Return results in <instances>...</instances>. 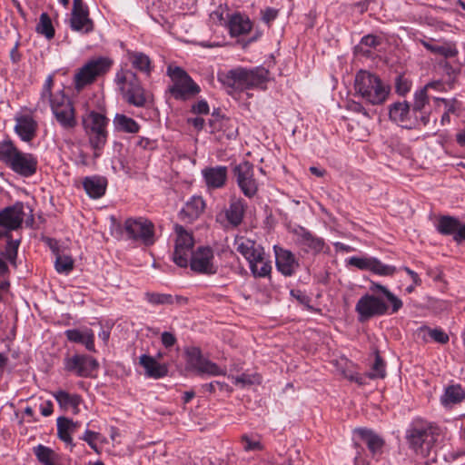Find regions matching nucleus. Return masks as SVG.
Returning a JSON list of instances; mask_svg holds the SVG:
<instances>
[{
	"label": "nucleus",
	"mask_w": 465,
	"mask_h": 465,
	"mask_svg": "<svg viewBox=\"0 0 465 465\" xmlns=\"http://www.w3.org/2000/svg\"><path fill=\"white\" fill-rule=\"evenodd\" d=\"M234 247L248 262L254 258H259V255H263L264 249L254 241L244 238L236 237L234 240Z\"/></svg>",
	"instance_id": "nucleus-29"
},
{
	"label": "nucleus",
	"mask_w": 465,
	"mask_h": 465,
	"mask_svg": "<svg viewBox=\"0 0 465 465\" xmlns=\"http://www.w3.org/2000/svg\"><path fill=\"white\" fill-rule=\"evenodd\" d=\"M166 73L171 79L168 92L175 100L186 101L201 92L200 86L182 67L169 65Z\"/></svg>",
	"instance_id": "nucleus-8"
},
{
	"label": "nucleus",
	"mask_w": 465,
	"mask_h": 465,
	"mask_svg": "<svg viewBox=\"0 0 465 465\" xmlns=\"http://www.w3.org/2000/svg\"><path fill=\"white\" fill-rule=\"evenodd\" d=\"M187 368L200 374L212 376L225 375L226 371L220 368L216 363L204 358L197 347H191L185 351Z\"/></svg>",
	"instance_id": "nucleus-14"
},
{
	"label": "nucleus",
	"mask_w": 465,
	"mask_h": 465,
	"mask_svg": "<svg viewBox=\"0 0 465 465\" xmlns=\"http://www.w3.org/2000/svg\"><path fill=\"white\" fill-rule=\"evenodd\" d=\"M227 26L232 36H239L251 31L252 22L247 15L235 13L230 16Z\"/></svg>",
	"instance_id": "nucleus-33"
},
{
	"label": "nucleus",
	"mask_w": 465,
	"mask_h": 465,
	"mask_svg": "<svg viewBox=\"0 0 465 465\" xmlns=\"http://www.w3.org/2000/svg\"><path fill=\"white\" fill-rule=\"evenodd\" d=\"M440 434V428L435 423L415 419L406 430V440L410 448L416 453L427 455Z\"/></svg>",
	"instance_id": "nucleus-5"
},
{
	"label": "nucleus",
	"mask_w": 465,
	"mask_h": 465,
	"mask_svg": "<svg viewBox=\"0 0 465 465\" xmlns=\"http://www.w3.org/2000/svg\"><path fill=\"white\" fill-rule=\"evenodd\" d=\"M115 82L128 104L143 107L147 102V94L135 73L129 69H121L116 73Z\"/></svg>",
	"instance_id": "nucleus-9"
},
{
	"label": "nucleus",
	"mask_w": 465,
	"mask_h": 465,
	"mask_svg": "<svg viewBox=\"0 0 465 465\" xmlns=\"http://www.w3.org/2000/svg\"><path fill=\"white\" fill-rule=\"evenodd\" d=\"M41 414L45 417L50 416L53 411V403L50 401H47L40 405Z\"/></svg>",
	"instance_id": "nucleus-63"
},
{
	"label": "nucleus",
	"mask_w": 465,
	"mask_h": 465,
	"mask_svg": "<svg viewBox=\"0 0 465 465\" xmlns=\"http://www.w3.org/2000/svg\"><path fill=\"white\" fill-rule=\"evenodd\" d=\"M205 209V202L201 196L191 197L181 211L183 218L193 222L200 217Z\"/></svg>",
	"instance_id": "nucleus-34"
},
{
	"label": "nucleus",
	"mask_w": 465,
	"mask_h": 465,
	"mask_svg": "<svg viewBox=\"0 0 465 465\" xmlns=\"http://www.w3.org/2000/svg\"><path fill=\"white\" fill-rule=\"evenodd\" d=\"M375 360L371 365V371L367 373L370 379H383L386 376V363L380 356L378 351H375Z\"/></svg>",
	"instance_id": "nucleus-45"
},
{
	"label": "nucleus",
	"mask_w": 465,
	"mask_h": 465,
	"mask_svg": "<svg viewBox=\"0 0 465 465\" xmlns=\"http://www.w3.org/2000/svg\"><path fill=\"white\" fill-rule=\"evenodd\" d=\"M109 119L103 113L90 111L83 117V126L94 157H99L108 139Z\"/></svg>",
	"instance_id": "nucleus-7"
},
{
	"label": "nucleus",
	"mask_w": 465,
	"mask_h": 465,
	"mask_svg": "<svg viewBox=\"0 0 465 465\" xmlns=\"http://www.w3.org/2000/svg\"><path fill=\"white\" fill-rule=\"evenodd\" d=\"M417 334L418 337L424 341L432 340L441 344H445L449 341L448 334L439 328L431 329L427 326H421L418 329Z\"/></svg>",
	"instance_id": "nucleus-41"
},
{
	"label": "nucleus",
	"mask_w": 465,
	"mask_h": 465,
	"mask_svg": "<svg viewBox=\"0 0 465 465\" xmlns=\"http://www.w3.org/2000/svg\"><path fill=\"white\" fill-rule=\"evenodd\" d=\"M411 89V84L408 80L403 79L402 77H398L396 80V91L400 94H407Z\"/></svg>",
	"instance_id": "nucleus-59"
},
{
	"label": "nucleus",
	"mask_w": 465,
	"mask_h": 465,
	"mask_svg": "<svg viewBox=\"0 0 465 465\" xmlns=\"http://www.w3.org/2000/svg\"><path fill=\"white\" fill-rule=\"evenodd\" d=\"M430 85V84H427L423 88L415 92L412 111H414V112L421 111L425 107V105L428 104L429 97H428V94H427V88Z\"/></svg>",
	"instance_id": "nucleus-50"
},
{
	"label": "nucleus",
	"mask_w": 465,
	"mask_h": 465,
	"mask_svg": "<svg viewBox=\"0 0 465 465\" xmlns=\"http://www.w3.org/2000/svg\"><path fill=\"white\" fill-rule=\"evenodd\" d=\"M391 121L404 128H411L414 124L411 111L407 102H396L389 106Z\"/></svg>",
	"instance_id": "nucleus-24"
},
{
	"label": "nucleus",
	"mask_w": 465,
	"mask_h": 465,
	"mask_svg": "<svg viewBox=\"0 0 465 465\" xmlns=\"http://www.w3.org/2000/svg\"><path fill=\"white\" fill-rule=\"evenodd\" d=\"M113 61L104 56L87 61L74 74V88L77 91H81L85 86L92 84L98 77L105 74L110 70Z\"/></svg>",
	"instance_id": "nucleus-10"
},
{
	"label": "nucleus",
	"mask_w": 465,
	"mask_h": 465,
	"mask_svg": "<svg viewBox=\"0 0 465 465\" xmlns=\"http://www.w3.org/2000/svg\"><path fill=\"white\" fill-rule=\"evenodd\" d=\"M242 448L245 451L262 450V445L258 439L243 435L242 437Z\"/></svg>",
	"instance_id": "nucleus-52"
},
{
	"label": "nucleus",
	"mask_w": 465,
	"mask_h": 465,
	"mask_svg": "<svg viewBox=\"0 0 465 465\" xmlns=\"http://www.w3.org/2000/svg\"><path fill=\"white\" fill-rule=\"evenodd\" d=\"M113 123L117 131L128 134H136L140 130L138 123L125 114H116Z\"/></svg>",
	"instance_id": "nucleus-42"
},
{
	"label": "nucleus",
	"mask_w": 465,
	"mask_h": 465,
	"mask_svg": "<svg viewBox=\"0 0 465 465\" xmlns=\"http://www.w3.org/2000/svg\"><path fill=\"white\" fill-rule=\"evenodd\" d=\"M236 183L242 193L248 198L253 197L258 191V183L254 178L253 165L243 161L233 168Z\"/></svg>",
	"instance_id": "nucleus-17"
},
{
	"label": "nucleus",
	"mask_w": 465,
	"mask_h": 465,
	"mask_svg": "<svg viewBox=\"0 0 465 465\" xmlns=\"http://www.w3.org/2000/svg\"><path fill=\"white\" fill-rule=\"evenodd\" d=\"M209 105L205 100H200L192 106V112L197 114H208Z\"/></svg>",
	"instance_id": "nucleus-58"
},
{
	"label": "nucleus",
	"mask_w": 465,
	"mask_h": 465,
	"mask_svg": "<svg viewBox=\"0 0 465 465\" xmlns=\"http://www.w3.org/2000/svg\"><path fill=\"white\" fill-rule=\"evenodd\" d=\"M435 104L436 109L442 111L440 124L442 125L449 124L450 123V114H453L456 110L454 101L445 98H435Z\"/></svg>",
	"instance_id": "nucleus-43"
},
{
	"label": "nucleus",
	"mask_w": 465,
	"mask_h": 465,
	"mask_svg": "<svg viewBox=\"0 0 465 465\" xmlns=\"http://www.w3.org/2000/svg\"><path fill=\"white\" fill-rule=\"evenodd\" d=\"M64 370L77 377H92L98 370L99 363L92 356L74 354L64 360Z\"/></svg>",
	"instance_id": "nucleus-16"
},
{
	"label": "nucleus",
	"mask_w": 465,
	"mask_h": 465,
	"mask_svg": "<svg viewBox=\"0 0 465 465\" xmlns=\"http://www.w3.org/2000/svg\"><path fill=\"white\" fill-rule=\"evenodd\" d=\"M124 230L130 239L140 242L146 246L153 245L155 242L154 225L144 217L126 219L124 223Z\"/></svg>",
	"instance_id": "nucleus-12"
},
{
	"label": "nucleus",
	"mask_w": 465,
	"mask_h": 465,
	"mask_svg": "<svg viewBox=\"0 0 465 465\" xmlns=\"http://www.w3.org/2000/svg\"><path fill=\"white\" fill-rule=\"evenodd\" d=\"M234 247L248 262L254 258H259V255H263L264 249L254 241L244 238L236 237L234 240Z\"/></svg>",
	"instance_id": "nucleus-28"
},
{
	"label": "nucleus",
	"mask_w": 465,
	"mask_h": 465,
	"mask_svg": "<svg viewBox=\"0 0 465 465\" xmlns=\"http://www.w3.org/2000/svg\"><path fill=\"white\" fill-rule=\"evenodd\" d=\"M99 437H100V433L90 430H85L83 436L80 437V440L85 441L92 450H94V451L97 452L98 448H97L96 441L98 440Z\"/></svg>",
	"instance_id": "nucleus-53"
},
{
	"label": "nucleus",
	"mask_w": 465,
	"mask_h": 465,
	"mask_svg": "<svg viewBox=\"0 0 465 465\" xmlns=\"http://www.w3.org/2000/svg\"><path fill=\"white\" fill-rule=\"evenodd\" d=\"M25 217L24 204L17 202L0 211V239L10 238V232L21 227Z\"/></svg>",
	"instance_id": "nucleus-15"
},
{
	"label": "nucleus",
	"mask_w": 465,
	"mask_h": 465,
	"mask_svg": "<svg viewBox=\"0 0 465 465\" xmlns=\"http://www.w3.org/2000/svg\"><path fill=\"white\" fill-rule=\"evenodd\" d=\"M245 203L241 199H234L230 202L229 207L225 212L228 222L234 227L241 224L245 211Z\"/></svg>",
	"instance_id": "nucleus-38"
},
{
	"label": "nucleus",
	"mask_w": 465,
	"mask_h": 465,
	"mask_svg": "<svg viewBox=\"0 0 465 465\" xmlns=\"http://www.w3.org/2000/svg\"><path fill=\"white\" fill-rule=\"evenodd\" d=\"M297 236L300 248L306 253L316 255L324 252L325 248L328 249L322 238L314 235L303 227L300 228Z\"/></svg>",
	"instance_id": "nucleus-23"
},
{
	"label": "nucleus",
	"mask_w": 465,
	"mask_h": 465,
	"mask_svg": "<svg viewBox=\"0 0 465 465\" xmlns=\"http://www.w3.org/2000/svg\"><path fill=\"white\" fill-rule=\"evenodd\" d=\"M465 400V391L460 384L450 385L445 389L440 401L445 407L460 403Z\"/></svg>",
	"instance_id": "nucleus-39"
},
{
	"label": "nucleus",
	"mask_w": 465,
	"mask_h": 465,
	"mask_svg": "<svg viewBox=\"0 0 465 465\" xmlns=\"http://www.w3.org/2000/svg\"><path fill=\"white\" fill-rule=\"evenodd\" d=\"M361 44L368 47H376L380 44V40L375 35H368L361 38Z\"/></svg>",
	"instance_id": "nucleus-61"
},
{
	"label": "nucleus",
	"mask_w": 465,
	"mask_h": 465,
	"mask_svg": "<svg viewBox=\"0 0 465 465\" xmlns=\"http://www.w3.org/2000/svg\"><path fill=\"white\" fill-rule=\"evenodd\" d=\"M278 15L279 10L272 7H266L261 11V19L269 27Z\"/></svg>",
	"instance_id": "nucleus-54"
},
{
	"label": "nucleus",
	"mask_w": 465,
	"mask_h": 465,
	"mask_svg": "<svg viewBox=\"0 0 465 465\" xmlns=\"http://www.w3.org/2000/svg\"><path fill=\"white\" fill-rule=\"evenodd\" d=\"M36 32L44 35L47 40H51L54 36V28L52 24L50 16L46 13H42L39 17V22L36 25Z\"/></svg>",
	"instance_id": "nucleus-44"
},
{
	"label": "nucleus",
	"mask_w": 465,
	"mask_h": 465,
	"mask_svg": "<svg viewBox=\"0 0 465 465\" xmlns=\"http://www.w3.org/2000/svg\"><path fill=\"white\" fill-rule=\"evenodd\" d=\"M343 375L350 381H353L359 385L366 384V380L368 378L367 374H361L354 371H343Z\"/></svg>",
	"instance_id": "nucleus-56"
},
{
	"label": "nucleus",
	"mask_w": 465,
	"mask_h": 465,
	"mask_svg": "<svg viewBox=\"0 0 465 465\" xmlns=\"http://www.w3.org/2000/svg\"><path fill=\"white\" fill-rule=\"evenodd\" d=\"M70 26L73 31L81 34H89L94 31V22L89 17L88 7L83 0H74L70 18Z\"/></svg>",
	"instance_id": "nucleus-18"
},
{
	"label": "nucleus",
	"mask_w": 465,
	"mask_h": 465,
	"mask_svg": "<svg viewBox=\"0 0 465 465\" xmlns=\"http://www.w3.org/2000/svg\"><path fill=\"white\" fill-rule=\"evenodd\" d=\"M145 300L153 305H163L173 303V296L167 293L146 292Z\"/></svg>",
	"instance_id": "nucleus-48"
},
{
	"label": "nucleus",
	"mask_w": 465,
	"mask_h": 465,
	"mask_svg": "<svg viewBox=\"0 0 465 465\" xmlns=\"http://www.w3.org/2000/svg\"><path fill=\"white\" fill-rule=\"evenodd\" d=\"M127 58L132 67L145 76L149 77L154 69L151 58L142 52L128 51Z\"/></svg>",
	"instance_id": "nucleus-32"
},
{
	"label": "nucleus",
	"mask_w": 465,
	"mask_h": 465,
	"mask_svg": "<svg viewBox=\"0 0 465 465\" xmlns=\"http://www.w3.org/2000/svg\"><path fill=\"white\" fill-rule=\"evenodd\" d=\"M436 230L442 235H452L456 242L465 241V223L454 216H440Z\"/></svg>",
	"instance_id": "nucleus-21"
},
{
	"label": "nucleus",
	"mask_w": 465,
	"mask_h": 465,
	"mask_svg": "<svg viewBox=\"0 0 465 465\" xmlns=\"http://www.w3.org/2000/svg\"><path fill=\"white\" fill-rule=\"evenodd\" d=\"M249 268L254 277L265 278L271 275L272 264L265 251L263 252V255H259V258H254L250 261Z\"/></svg>",
	"instance_id": "nucleus-37"
},
{
	"label": "nucleus",
	"mask_w": 465,
	"mask_h": 465,
	"mask_svg": "<svg viewBox=\"0 0 465 465\" xmlns=\"http://www.w3.org/2000/svg\"><path fill=\"white\" fill-rule=\"evenodd\" d=\"M0 161L23 177H31L37 171V157L20 151L10 139L0 141Z\"/></svg>",
	"instance_id": "nucleus-3"
},
{
	"label": "nucleus",
	"mask_w": 465,
	"mask_h": 465,
	"mask_svg": "<svg viewBox=\"0 0 465 465\" xmlns=\"http://www.w3.org/2000/svg\"><path fill=\"white\" fill-rule=\"evenodd\" d=\"M219 79L224 85L235 91L264 89L269 80V71L264 67H256L252 70L238 67L223 74Z\"/></svg>",
	"instance_id": "nucleus-4"
},
{
	"label": "nucleus",
	"mask_w": 465,
	"mask_h": 465,
	"mask_svg": "<svg viewBox=\"0 0 465 465\" xmlns=\"http://www.w3.org/2000/svg\"><path fill=\"white\" fill-rule=\"evenodd\" d=\"M8 242L5 246V257L10 262H15L16 256H17V251L20 244L19 240H12L11 237L7 238Z\"/></svg>",
	"instance_id": "nucleus-51"
},
{
	"label": "nucleus",
	"mask_w": 465,
	"mask_h": 465,
	"mask_svg": "<svg viewBox=\"0 0 465 465\" xmlns=\"http://www.w3.org/2000/svg\"><path fill=\"white\" fill-rule=\"evenodd\" d=\"M35 109L27 114L18 113L15 116L14 131L25 143L33 141L37 134L38 123L33 115Z\"/></svg>",
	"instance_id": "nucleus-19"
},
{
	"label": "nucleus",
	"mask_w": 465,
	"mask_h": 465,
	"mask_svg": "<svg viewBox=\"0 0 465 465\" xmlns=\"http://www.w3.org/2000/svg\"><path fill=\"white\" fill-rule=\"evenodd\" d=\"M83 186L90 198L99 199L105 193L107 180L100 175L86 176L83 180Z\"/></svg>",
	"instance_id": "nucleus-30"
},
{
	"label": "nucleus",
	"mask_w": 465,
	"mask_h": 465,
	"mask_svg": "<svg viewBox=\"0 0 465 465\" xmlns=\"http://www.w3.org/2000/svg\"><path fill=\"white\" fill-rule=\"evenodd\" d=\"M191 270L198 274L213 275L218 272V265L214 262L213 250L208 246L198 247L190 256Z\"/></svg>",
	"instance_id": "nucleus-13"
},
{
	"label": "nucleus",
	"mask_w": 465,
	"mask_h": 465,
	"mask_svg": "<svg viewBox=\"0 0 465 465\" xmlns=\"http://www.w3.org/2000/svg\"><path fill=\"white\" fill-rule=\"evenodd\" d=\"M371 257L352 256L349 259V264L355 266L361 270H369Z\"/></svg>",
	"instance_id": "nucleus-55"
},
{
	"label": "nucleus",
	"mask_w": 465,
	"mask_h": 465,
	"mask_svg": "<svg viewBox=\"0 0 465 465\" xmlns=\"http://www.w3.org/2000/svg\"><path fill=\"white\" fill-rule=\"evenodd\" d=\"M291 295L299 301L302 304H308L310 302V298L300 290H292Z\"/></svg>",
	"instance_id": "nucleus-62"
},
{
	"label": "nucleus",
	"mask_w": 465,
	"mask_h": 465,
	"mask_svg": "<svg viewBox=\"0 0 465 465\" xmlns=\"http://www.w3.org/2000/svg\"><path fill=\"white\" fill-rule=\"evenodd\" d=\"M346 109L351 113L361 114L367 119H371L376 113L374 109H370L364 106L362 104L353 100L347 102Z\"/></svg>",
	"instance_id": "nucleus-47"
},
{
	"label": "nucleus",
	"mask_w": 465,
	"mask_h": 465,
	"mask_svg": "<svg viewBox=\"0 0 465 465\" xmlns=\"http://www.w3.org/2000/svg\"><path fill=\"white\" fill-rule=\"evenodd\" d=\"M53 86L54 75L49 74L44 82L35 111L45 110L49 105L60 126L67 131L74 130L77 125L74 104L63 90L53 94Z\"/></svg>",
	"instance_id": "nucleus-1"
},
{
	"label": "nucleus",
	"mask_w": 465,
	"mask_h": 465,
	"mask_svg": "<svg viewBox=\"0 0 465 465\" xmlns=\"http://www.w3.org/2000/svg\"><path fill=\"white\" fill-rule=\"evenodd\" d=\"M275 255V265L283 276H292L300 267V263L295 255L287 249L278 245L273 246Z\"/></svg>",
	"instance_id": "nucleus-20"
},
{
	"label": "nucleus",
	"mask_w": 465,
	"mask_h": 465,
	"mask_svg": "<svg viewBox=\"0 0 465 465\" xmlns=\"http://www.w3.org/2000/svg\"><path fill=\"white\" fill-rule=\"evenodd\" d=\"M354 86L356 94L371 105L382 104L390 94V86L368 71L361 70L356 74Z\"/></svg>",
	"instance_id": "nucleus-6"
},
{
	"label": "nucleus",
	"mask_w": 465,
	"mask_h": 465,
	"mask_svg": "<svg viewBox=\"0 0 465 465\" xmlns=\"http://www.w3.org/2000/svg\"><path fill=\"white\" fill-rule=\"evenodd\" d=\"M173 231L175 240L173 261L179 267L186 268L189 263V256L194 252L193 235L180 224H174Z\"/></svg>",
	"instance_id": "nucleus-11"
},
{
	"label": "nucleus",
	"mask_w": 465,
	"mask_h": 465,
	"mask_svg": "<svg viewBox=\"0 0 465 465\" xmlns=\"http://www.w3.org/2000/svg\"><path fill=\"white\" fill-rule=\"evenodd\" d=\"M201 173L209 191L221 189L225 186L228 178V169L226 166H208L203 168Z\"/></svg>",
	"instance_id": "nucleus-22"
},
{
	"label": "nucleus",
	"mask_w": 465,
	"mask_h": 465,
	"mask_svg": "<svg viewBox=\"0 0 465 465\" xmlns=\"http://www.w3.org/2000/svg\"><path fill=\"white\" fill-rule=\"evenodd\" d=\"M188 123L191 124L197 130H202L204 125V120L202 117L188 119Z\"/></svg>",
	"instance_id": "nucleus-64"
},
{
	"label": "nucleus",
	"mask_w": 465,
	"mask_h": 465,
	"mask_svg": "<svg viewBox=\"0 0 465 465\" xmlns=\"http://www.w3.org/2000/svg\"><path fill=\"white\" fill-rule=\"evenodd\" d=\"M369 271L379 275H391L395 272V268L383 264L378 259L371 258Z\"/></svg>",
	"instance_id": "nucleus-49"
},
{
	"label": "nucleus",
	"mask_w": 465,
	"mask_h": 465,
	"mask_svg": "<svg viewBox=\"0 0 465 465\" xmlns=\"http://www.w3.org/2000/svg\"><path fill=\"white\" fill-rule=\"evenodd\" d=\"M162 344L166 349L172 348L177 342V339L173 333L169 331H163L161 335Z\"/></svg>",
	"instance_id": "nucleus-57"
},
{
	"label": "nucleus",
	"mask_w": 465,
	"mask_h": 465,
	"mask_svg": "<svg viewBox=\"0 0 465 465\" xmlns=\"http://www.w3.org/2000/svg\"><path fill=\"white\" fill-rule=\"evenodd\" d=\"M74 260L68 255H57L54 262L55 270L58 273L69 274L74 269Z\"/></svg>",
	"instance_id": "nucleus-46"
},
{
	"label": "nucleus",
	"mask_w": 465,
	"mask_h": 465,
	"mask_svg": "<svg viewBox=\"0 0 465 465\" xmlns=\"http://www.w3.org/2000/svg\"><path fill=\"white\" fill-rule=\"evenodd\" d=\"M79 421H74L72 419L66 417H59L56 420L57 436L64 441L72 450L75 444L73 441L72 435L74 434L80 428Z\"/></svg>",
	"instance_id": "nucleus-26"
},
{
	"label": "nucleus",
	"mask_w": 465,
	"mask_h": 465,
	"mask_svg": "<svg viewBox=\"0 0 465 465\" xmlns=\"http://www.w3.org/2000/svg\"><path fill=\"white\" fill-rule=\"evenodd\" d=\"M64 335L71 342L83 344L86 350L90 351H95L94 334L91 329H70L64 331Z\"/></svg>",
	"instance_id": "nucleus-31"
},
{
	"label": "nucleus",
	"mask_w": 465,
	"mask_h": 465,
	"mask_svg": "<svg viewBox=\"0 0 465 465\" xmlns=\"http://www.w3.org/2000/svg\"><path fill=\"white\" fill-rule=\"evenodd\" d=\"M420 44L430 53L445 58L454 57L458 54V50L453 43L439 44L433 41L420 40Z\"/></svg>",
	"instance_id": "nucleus-36"
},
{
	"label": "nucleus",
	"mask_w": 465,
	"mask_h": 465,
	"mask_svg": "<svg viewBox=\"0 0 465 465\" xmlns=\"http://www.w3.org/2000/svg\"><path fill=\"white\" fill-rule=\"evenodd\" d=\"M370 291L373 293L362 295L355 305V311L358 313L359 320L364 322L376 316H381L388 312L389 306L378 293L382 294L391 305V313H396L403 305L401 299L390 292L387 287L371 282Z\"/></svg>",
	"instance_id": "nucleus-2"
},
{
	"label": "nucleus",
	"mask_w": 465,
	"mask_h": 465,
	"mask_svg": "<svg viewBox=\"0 0 465 465\" xmlns=\"http://www.w3.org/2000/svg\"><path fill=\"white\" fill-rule=\"evenodd\" d=\"M354 432L367 444L369 450L373 455L381 453L384 441L379 435L365 428H358Z\"/></svg>",
	"instance_id": "nucleus-35"
},
{
	"label": "nucleus",
	"mask_w": 465,
	"mask_h": 465,
	"mask_svg": "<svg viewBox=\"0 0 465 465\" xmlns=\"http://www.w3.org/2000/svg\"><path fill=\"white\" fill-rule=\"evenodd\" d=\"M139 364L144 370V375L152 379H161L168 374V365L159 362L156 358L149 354H142L139 357Z\"/></svg>",
	"instance_id": "nucleus-25"
},
{
	"label": "nucleus",
	"mask_w": 465,
	"mask_h": 465,
	"mask_svg": "<svg viewBox=\"0 0 465 465\" xmlns=\"http://www.w3.org/2000/svg\"><path fill=\"white\" fill-rule=\"evenodd\" d=\"M34 453L42 465H59V455L49 447L39 444L34 448Z\"/></svg>",
	"instance_id": "nucleus-40"
},
{
	"label": "nucleus",
	"mask_w": 465,
	"mask_h": 465,
	"mask_svg": "<svg viewBox=\"0 0 465 465\" xmlns=\"http://www.w3.org/2000/svg\"><path fill=\"white\" fill-rule=\"evenodd\" d=\"M231 379L232 380V382L235 384V385H246V384H252L253 383V380L252 378V376L248 375V374H245V373H242L239 376H232Z\"/></svg>",
	"instance_id": "nucleus-60"
},
{
	"label": "nucleus",
	"mask_w": 465,
	"mask_h": 465,
	"mask_svg": "<svg viewBox=\"0 0 465 465\" xmlns=\"http://www.w3.org/2000/svg\"><path fill=\"white\" fill-rule=\"evenodd\" d=\"M53 397L57 401L61 410L64 411H72L74 414H78L80 411V405L83 402L82 397L77 393H69L64 390H58L52 392Z\"/></svg>",
	"instance_id": "nucleus-27"
}]
</instances>
